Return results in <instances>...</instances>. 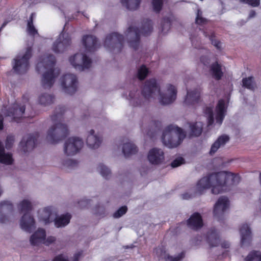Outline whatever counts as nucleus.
<instances>
[{
	"label": "nucleus",
	"mask_w": 261,
	"mask_h": 261,
	"mask_svg": "<svg viewBox=\"0 0 261 261\" xmlns=\"http://www.w3.org/2000/svg\"><path fill=\"white\" fill-rule=\"evenodd\" d=\"M200 89L196 88L193 90H187L184 104L186 106H194L200 101Z\"/></svg>",
	"instance_id": "a211bd4d"
},
{
	"label": "nucleus",
	"mask_w": 261,
	"mask_h": 261,
	"mask_svg": "<svg viewBox=\"0 0 261 261\" xmlns=\"http://www.w3.org/2000/svg\"><path fill=\"white\" fill-rule=\"evenodd\" d=\"M123 6L129 10H136L138 9L141 0H120Z\"/></svg>",
	"instance_id": "2f4dec72"
},
{
	"label": "nucleus",
	"mask_w": 261,
	"mask_h": 261,
	"mask_svg": "<svg viewBox=\"0 0 261 261\" xmlns=\"http://www.w3.org/2000/svg\"><path fill=\"white\" fill-rule=\"evenodd\" d=\"M256 13L254 11L251 10L249 13V17L252 18L255 16Z\"/></svg>",
	"instance_id": "338daca9"
},
{
	"label": "nucleus",
	"mask_w": 261,
	"mask_h": 261,
	"mask_svg": "<svg viewBox=\"0 0 261 261\" xmlns=\"http://www.w3.org/2000/svg\"><path fill=\"white\" fill-rule=\"evenodd\" d=\"M82 251H79L78 252L76 253L73 256L72 261H79L81 256L82 255Z\"/></svg>",
	"instance_id": "13d9d810"
},
{
	"label": "nucleus",
	"mask_w": 261,
	"mask_h": 261,
	"mask_svg": "<svg viewBox=\"0 0 261 261\" xmlns=\"http://www.w3.org/2000/svg\"><path fill=\"white\" fill-rule=\"evenodd\" d=\"M239 181L240 177L238 174L220 171L201 178L197 182L196 188L200 194L211 188L213 194H219L230 190L231 187L239 183Z\"/></svg>",
	"instance_id": "f257e3e1"
},
{
	"label": "nucleus",
	"mask_w": 261,
	"mask_h": 261,
	"mask_svg": "<svg viewBox=\"0 0 261 261\" xmlns=\"http://www.w3.org/2000/svg\"><path fill=\"white\" fill-rule=\"evenodd\" d=\"M4 128V117L2 114H0V130H2Z\"/></svg>",
	"instance_id": "e2e57ef3"
},
{
	"label": "nucleus",
	"mask_w": 261,
	"mask_h": 261,
	"mask_svg": "<svg viewBox=\"0 0 261 261\" xmlns=\"http://www.w3.org/2000/svg\"><path fill=\"white\" fill-rule=\"evenodd\" d=\"M82 41L87 52H94L98 47L97 39L94 36L91 35L84 36Z\"/></svg>",
	"instance_id": "4be33fe9"
},
{
	"label": "nucleus",
	"mask_w": 261,
	"mask_h": 261,
	"mask_svg": "<svg viewBox=\"0 0 261 261\" xmlns=\"http://www.w3.org/2000/svg\"><path fill=\"white\" fill-rule=\"evenodd\" d=\"M25 110L24 105L15 102L8 109L7 114L8 116L12 117L13 121L18 123L23 117Z\"/></svg>",
	"instance_id": "f3484780"
},
{
	"label": "nucleus",
	"mask_w": 261,
	"mask_h": 261,
	"mask_svg": "<svg viewBox=\"0 0 261 261\" xmlns=\"http://www.w3.org/2000/svg\"><path fill=\"white\" fill-rule=\"evenodd\" d=\"M163 0H152L151 5L153 11L156 13H160L163 7Z\"/></svg>",
	"instance_id": "a19ab883"
},
{
	"label": "nucleus",
	"mask_w": 261,
	"mask_h": 261,
	"mask_svg": "<svg viewBox=\"0 0 261 261\" xmlns=\"http://www.w3.org/2000/svg\"><path fill=\"white\" fill-rule=\"evenodd\" d=\"M12 154L10 152H5L3 144L0 141V163L10 165L13 163Z\"/></svg>",
	"instance_id": "393cba45"
},
{
	"label": "nucleus",
	"mask_w": 261,
	"mask_h": 261,
	"mask_svg": "<svg viewBox=\"0 0 261 261\" xmlns=\"http://www.w3.org/2000/svg\"><path fill=\"white\" fill-rule=\"evenodd\" d=\"M53 261H69L68 257L64 256L63 254H60L56 256Z\"/></svg>",
	"instance_id": "5fc2aeb1"
},
{
	"label": "nucleus",
	"mask_w": 261,
	"mask_h": 261,
	"mask_svg": "<svg viewBox=\"0 0 261 261\" xmlns=\"http://www.w3.org/2000/svg\"><path fill=\"white\" fill-rule=\"evenodd\" d=\"M208 20L202 17V12L201 10L198 9L195 18V23L199 25H203L208 22Z\"/></svg>",
	"instance_id": "ea45409f"
},
{
	"label": "nucleus",
	"mask_w": 261,
	"mask_h": 261,
	"mask_svg": "<svg viewBox=\"0 0 261 261\" xmlns=\"http://www.w3.org/2000/svg\"><path fill=\"white\" fill-rule=\"evenodd\" d=\"M225 113L216 112V122L221 125L225 117Z\"/></svg>",
	"instance_id": "3c124183"
},
{
	"label": "nucleus",
	"mask_w": 261,
	"mask_h": 261,
	"mask_svg": "<svg viewBox=\"0 0 261 261\" xmlns=\"http://www.w3.org/2000/svg\"><path fill=\"white\" fill-rule=\"evenodd\" d=\"M207 117V126L212 125L214 122V115Z\"/></svg>",
	"instance_id": "052dcab7"
},
{
	"label": "nucleus",
	"mask_w": 261,
	"mask_h": 261,
	"mask_svg": "<svg viewBox=\"0 0 261 261\" xmlns=\"http://www.w3.org/2000/svg\"><path fill=\"white\" fill-rule=\"evenodd\" d=\"M190 38L192 45L194 48L197 49H200L201 48L200 42H199L196 38H194L192 36H191Z\"/></svg>",
	"instance_id": "603ef678"
},
{
	"label": "nucleus",
	"mask_w": 261,
	"mask_h": 261,
	"mask_svg": "<svg viewBox=\"0 0 261 261\" xmlns=\"http://www.w3.org/2000/svg\"><path fill=\"white\" fill-rule=\"evenodd\" d=\"M83 144V140L79 138H69L65 143L64 152L67 155H73L79 152Z\"/></svg>",
	"instance_id": "ddd939ff"
},
{
	"label": "nucleus",
	"mask_w": 261,
	"mask_h": 261,
	"mask_svg": "<svg viewBox=\"0 0 261 261\" xmlns=\"http://www.w3.org/2000/svg\"><path fill=\"white\" fill-rule=\"evenodd\" d=\"M56 241V238L54 237L50 236L48 237L46 240L45 239L43 243L46 245H49V244L54 243Z\"/></svg>",
	"instance_id": "6e6d98bb"
},
{
	"label": "nucleus",
	"mask_w": 261,
	"mask_h": 261,
	"mask_svg": "<svg viewBox=\"0 0 261 261\" xmlns=\"http://www.w3.org/2000/svg\"><path fill=\"white\" fill-rule=\"evenodd\" d=\"M148 72V69L146 67L145 65H142L138 70V79L140 81L144 80L147 76Z\"/></svg>",
	"instance_id": "58836bf2"
},
{
	"label": "nucleus",
	"mask_w": 261,
	"mask_h": 261,
	"mask_svg": "<svg viewBox=\"0 0 261 261\" xmlns=\"http://www.w3.org/2000/svg\"><path fill=\"white\" fill-rule=\"evenodd\" d=\"M71 43V38L68 33H61L53 45V50L55 53L64 52Z\"/></svg>",
	"instance_id": "4468645a"
},
{
	"label": "nucleus",
	"mask_w": 261,
	"mask_h": 261,
	"mask_svg": "<svg viewBox=\"0 0 261 261\" xmlns=\"http://www.w3.org/2000/svg\"><path fill=\"white\" fill-rule=\"evenodd\" d=\"M127 211L126 206H122L120 207L117 211L113 214V217L115 218H119L124 215Z\"/></svg>",
	"instance_id": "c03bdc74"
},
{
	"label": "nucleus",
	"mask_w": 261,
	"mask_h": 261,
	"mask_svg": "<svg viewBox=\"0 0 261 261\" xmlns=\"http://www.w3.org/2000/svg\"><path fill=\"white\" fill-rule=\"evenodd\" d=\"M254 77L252 76L242 79V86L245 88L253 90L254 89Z\"/></svg>",
	"instance_id": "c9c22d12"
},
{
	"label": "nucleus",
	"mask_w": 261,
	"mask_h": 261,
	"mask_svg": "<svg viewBox=\"0 0 261 261\" xmlns=\"http://www.w3.org/2000/svg\"><path fill=\"white\" fill-rule=\"evenodd\" d=\"M124 42V39L122 35L113 32L106 36L103 45L107 48L111 50L117 48L118 51L120 52L123 47Z\"/></svg>",
	"instance_id": "9d476101"
},
{
	"label": "nucleus",
	"mask_w": 261,
	"mask_h": 261,
	"mask_svg": "<svg viewBox=\"0 0 261 261\" xmlns=\"http://www.w3.org/2000/svg\"><path fill=\"white\" fill-rule=\"evenodd\" d=\"M65 111L64 106H58L51 117L55 124L48 129L46 136V140L50 144H56L65 139L69 135L67 126L61 122Z\"/></svg>",
	"instance_id": "7ed1b4c3"
},
{
	"label": "nucleus",
	"mask_w": 261,
	"mask_h": 261,
	"mask_svg": "<svg viewBox=\"0 0 261 261\" xmlns=\"http://www.w3.org/2000/svg\"><path fill=\"white\" fill-rule=\"evenodd\" d=\"M15 138L13 135H9L7 136L5 141V147L7 149H10L14 142Z\"/></svg>",
	"instance_id": "a18cd8bd"
},
{
	"label": "nucleus",
	"mask_w": 261,
	"mask_h": 261,
	"mask_svg": "<svg viewBox=\"0 0 261 261\" xmlns=\"http://www.w3.org/2000/svg\"><path fill=\"white\" fill-rule=\"evenodd\" d=\"M0 206L2 208L4 206H7L8 209L11 211L13 210V204L8 201H3L0 202Z\"/></svg>",
	"instance_id": "864d4df0"
},
{
	"label": "nucleus",
	"mask_w": 261,
	"mask_h": 261,
	"mask_svg": "<svg viewBox=\"0 0 261 261\" xmlns=\"http://www.w3.org/2000/svg\"><path fill=\"white\" fill-rule=\"evenodd\" d=\"M186 136V133L181 128L170 124L164 129L162 141L165 146L175 148L182 143Z\"/></svg>",
	"instance_id": "423d86ee"
},
{
	"label": "nucleus",
	"mask_w": 261,
	"mask_h": 261,
	"mask_svg": "<svg viewBox=\"0 0 261 261\" xmlns=\"http://www.w3.org/2000/svg\"><path fill=\"white\" fill-rule=\"evenodd\" d=\"M63 164L68 168H72L77 166L78 162L75 160L67 159L64 161Z\"/></svg>",
	"instance_id": "09e8293b"
},
{
	"label": "nucleus",
	"mask_w": 261,
	"mask_h": 261,
	"mask_svg": "<svg viewBox=\"0 0 261 261\" xmlns=\"http://www.w3.org/2000/svg\"><path fill=\"white\" fill-rule=\"evenodd\" d=\"M7 221H8L7 216L3 214H0V223H6Z\"/></svg>",
	"instance_id": "bf43d9fd"
},
{
	"label": "nucleus",
	"mask_w": 261,
	"mask_h": 261,
	"mask_svg": "<svg viewBox=\"0 0 261 261\" xmlns=\"http://www.w3.org/2000/svg\"><path fill=\"white\" fill-rule=\"evenodd\" d=\"M90 200H88V199H86V200H82L81 201H80V202H79V204L81 205H82V203L83 202H85L86 203V205H85V206H87V205H88L89 203H90Z\"/></svg>",
	"instance_id": "69168bd1"
},
{
	"label": "nucleus",
	"mask_w": 261,
	"mask_h": 261,
	"mask_svg": "<svg viewBox=\"0 0 261 261\" xmlns=\"http://www.w3.org/2000/svg\"><path fill=\"white\" fill-rule=\"evenodd\" d=\"M240 2L248 4L252 7H258L260 4V0H240Z\"/></svg>",
	"instance_id": "8fccbe9b"
},
{
	"label": "nucleus",
	"mask_w": 261,
	"mask_h": 261,
	"mask_svg": "<svg viewBox=\"0 0 261 261\" xmlns=\"http://www.w3.org/2000/svg\"><path fill=\"white\" fill-rule=\"evenodd\" d=\"M229 201L227 197L225 196L220 197L214 207V216L218 221H220L226 210L229 208Z\"/></svg>",
	"instance_id": "2eb2a0df"
},
{
	"label": "nucleus",
	"mask_w": 261,
	"mask_h": 261,
	"mask_svg": "<svg viewBox=\"0 0 261 261\" xmlns=\"http://www.w3.org/2000/svg\"><path fill=\"white\" fill-rule=\"evenodd\" d=\"M55 100V97L50 94H43L40 96L39 98V103L44 106H47L53 103Z\"/></svg>",
	"instance_id": "72a5a7b5"
},
{
	"label": "nucleus",
	"mask_w": 261,
	"mask_h": 261,
	"mask_svg": "<svg viewBox=\"0 0 261 261\" xmlns=\"http://www.w3.org/2000/svg\"><path fill=\"white\" fill-rule=\"evenodd\" d=\"M56 63L55 57L53 55L49 54L36 65V70L38 72H40V68L42 66L44 69H47L43 74L41 80L42 85L44 88H50L55 83V79L57 76L55 75L54 69Z\"/></svg>",
	"instance_id": "20e7f679"
},
{
	"label": "nucleus",
	"mask_w": 261,
	"mask_h": 261,
	"mask_svg": "<svg viewBox=\"0 0 261 261\" xmlns=\"http://www.w3.org/2000/svg\"><path fill=\"white\" fill-rule=\"evenodd\" d=\"M215 35L214 33H211L210 35L208 36V38L211 41L212 44L215 46L217 49L220 50L221 49V42L219 40L215 39Z\"/></svg>",
	"instance_id": "49530a36"
},
{
	"label": "nucleus",
	"mask_w": 261,
	"mask_h": 261,
	"mask_svg": "<svg viewBox=\"0 0 261 261\" xmlns=\"http://www.w3.org/2000/svg\"><path fill=\"white\" fill-rule=\"evenodd\" d=\"M38 137V134H28L23 137L19 143V148L24 153L32 150L36 145V142Z\"/></svg>",
	"instance_id": "dca6fc26"
},
{
	"label": "nucleus",
	"mask_w": 261,
	"mask_h": 261,
	"mask_svg": "<svg viewBox=\"0 0 261 261\" xmlns=\"http://www.w3.org/2000/svg\"><path fill=\"white\" fill-rule=\"evenodd\" d=\"M94 133L93 129L90 130L86 140L87 145L91 149L97 148L102 142V139L94 135Z\"/></svg>",
	"instance_id": "5701e85b"
},
{
	"label": "nucleus",
	"mask_w": 261,
	"mask_h": 261,
	"mask_svg": "<svg viewBox=\"0 0 261 261\" xmlns=\"http://www.w3.org/2000/svg\"><path fill=\"white\" fill-rule=\"evenodd\" d=\"M98 170L101 176L106 179H109L111 176V172L109 168L102 164H100L98 167Z\"/></svg>",
	"instance_id": "e433bc0d"
},
{
	"label": "nucleus",
	"mask_w": 261,
	"mask_h": 261,
	"mask_svg": "<svg viewBox=\"0 0 261 261\" xmlns=\"http://www.w3.org/2000/svg\"><path fill=\"white\" fill-rule=\"evenodd\" d=\"M161 124V122L159 121L153 122V125L155 126V128L153 132H151L150 130H148L146 132V135L151 139L154 138L157 132L160 129Z\"/></svg>",
	"instance_id": "79ce46f5"
},
{
	"label": "nucleus",
	"mask_w": 261,
	"mask_h": 261,
	"mask_svg": "<svg viewBox=\"0 0 261 261\" xmlns=\"http://www.w3.org/2000/svg\"><path fill=\"white\" fill-rule=\"evenodd\" d=\"M221 247L223 248H228L229 247L230 244L229 242L227 241H224L221 244Z\"/></svg>",
	"instance_id": "0e129e2a"
},
{
	"label": "nucleus",
	"mask_w": 261,
	"mask_h": 261,
	"mask_svg": "<svg viewBox=\"0 0 261 261\" xmlns=\"http://www.w3.org/2000/svg\"><path fill=\"white\" fill-rule=\"evenodd\" d=\"M18 208L21 213H25L20 220L21 228L30 233L35 229V224L33 217L28 214L32 210V204L28 200L24 199L19 203Z\"/></svg>",
	"instance_id": "0eeeda50"
},
{
	"label": "nucleus",
	"mask_w": 261,
	"mask_h": 261,
	"mask_svg": "<svg viewBox=\"0 0 261 261\" xmlns=\"http://www.w3.org/2000/svg\"><path fill=\"white\" fill-rule=\"evenodd\" d=\"M206 241L210 247H216L219 245L220 237L215 229H211L207 232Z\"/></svg>",
	"instance_id": "b1692460"
},
{
	"label": "nucleus",
	"mask_w": 261,
	"mask_h": 261,
	"mask_svg": "<svg viewBox=\"0 0 261 261\" xmlns=\"http://www.w3.org/2000/svg\"><path fill=\"white\" fill-rule=\"evenodd\" d=\"M35 16V13H32L29 17L27 23V31L30 35L33 36L38 34V31L33 24V19Z\"/></svg>",
	"instance_id": "473e14b6"
},
{
	"label": "nucleus",
	"mask_w": 261,
	"mask_h": 261,
	"mask_svg": "<svg viewBox=\"0 0 261 261\" xmlns=\"http://www.w3.org/2000/svg\"><path fill=\"white\" fill-rule=\"evenodd\" d=\"M203 113L205 115H206V116H209L214 115L213 108L211 107H205L203 110Z\"/></svg>",
	"instance_id": "4d7b16f0"
},
{
	"label": "nucleus",
	"mask_w": 261,
	"mask_h": 261,
	"mask_svg": "<svg viewBox=\"0 0 261 261\" xmlns=\"http://www.w3.org/2000/svg\"><path fill=\"white\" fill-rule=\"evenodd\" d=\"M216 112L225 113L226 108L225 103L223 99H220L216 108Z\"/></svg>",
	"instance_id": "37998d69"
},
{
	"label": "nucleus",
	"mask_w": 261,
	"mask_h": 261,
	"mask_svg": "<svg viewBox=\"0 0 261 261\" xmlns=\"http://www.w3.org/2000/svg\"><path fill=\"white\" fill-rule=\"evenodd\" d=\"M185 159L182 157H178L174 160L171 163V166L173 168H175L185 163Z\"/></svg>",
	"instance_id": "de8ad7c7"
},
{
	"label": "nucleus",
	"mask_w": 261,
	"mask_h": 261,
	"mask_svg": "<svg viewBox=\"0 0 261 261\" xmlns=\"http://www.w3.org/2000/svg\"><path fill=\"white\" fill-rule=\"evenodd\" d=\"M6 23L5 22V23H4L2 24V27H1V29H0V31L2 29V28H4V27L6 25Z\"/></svg>",
	"instance_id": "774afa93"
},
{
	"label": "nucleus",
	"mask_w": 261,
	"mask_h": 261,
	"mask_svg": "<svg viewBox=\"0 0 261 261\" xmlns=\"http://www.w3.org/2000/svg\"><path fill=\"white\" fill-rule=\"evenodd\" d=\"M161 253L159 255L160 258L163 257L165 260H169L170 261H180L185 256V253L184 251H182L177 256L173 257L168 254H167L165 249L163 248H156V253L158 254L159 252Z\"/></svg>",
	"instance_id": "bb28decb"
},
{
	"label": "nucleus",
	"mask_w": 261,
	"mask_h": 261,
	"mask_svg": "<svg viewBox=\"0 0 261 261\" xmlns=\"http://www.w3.org/2000/svg\"><path fill=\"white\" fill-rule=\"evenodd\" d=\"M241 236L242 247L249 245L252 241V234L250 226L246 223L243 224L239 229Z\"/></svg>",
	"instance_id": "aec40b11"
},
{
	"label": "nucleus",
	"mask_w": 261,
	"mask_h": 261,
	"mask_svg": "<svg viewBox=\"0 0 261 261\" xmlns=\"http://www.w3.org/2000/svg\"><path fill=\"white\" fill-rule=\"evenodd\" d=\"M192 195L188 193H185L182 194V198L184 199H189L192 198Z\"/></svg>",
	"instance_id": "680f3d73"
},
{
	"label": "nucleus",
	"mask_w": 261,
	"mask_h": 261,
	"mask_svg": "<svg viewBox=\"0 0 261 261\" xmlns=\"http://www.w3.org/2000/svg\"><path fill=\"white\" fill-rule=\"evenodd\" d=\"M172 19L170 17H165L161 22V32L163 34L167 33L170 29Z\"/></svg>",
	"instance_id": "f704fd0d"
},
{
	"label": "nucleus",
	"mask_w": 261,
	"mask_h": 261,
	"mask_svg": "<svg viewBox=\"0 0 261 261\" xmlns=\"http://www.w3.org/2000/svg\"><path fill=\"white\" fill-rule=\"evenodd\" d=\"M190 128L191 130L190 136L193 137L199 136L203 129V124L200 122H196L190 124Z\"/></svg>",
	"instance_id": "7c9ffc66"
},
{
	"label": "nucleus",
	"mask_w": 261,
	"mask_h": 261,
	"mask_svg": "<svg viewBox=\"0 0 261 261\" xmlns=\"http://www.w3.org/2000/svg\"><path fill=\"white\" fill-rule=\"evenodd\" d=\"M138 151L137 147L132 142H128L123 145L122 152L126 158L135 154Z\"/></svg>",
	"instance_id": "c85d7f7f"
},
{
	"label": "nucleus",
	"mask_w": 261,
	"mask_h": 261,
	"mask_svg": "<svg viewBox=\"0 0 261 261\" xmlns=\"http://www.w3.org/2000/svg\"><path fill=\"white\" fill-rule=\"evenodd\" d=\"M46 237L45 230L43 228H39L30 238V242L32 245H38L40 243H43Z\"/></svg>",
	"instance_id": "a878e982"
},
{
	"label": "nucleus",
	"mask_w": 261,
	"mask_h": 261,
	"mask_svg": "<svg viewBox=\"0 0 261 261\" xmlns=\"http://www.w3.org/2000/svg\"><path fill=\"white\" fill-rule=\"evenodd\" d=\"M210 71L213 77L216 80H220L223 75L221 65L217 61L211 64L210 66Z\"/></svg>",
	"instance_id": "c756f323"
},
{
	"label": "nucleus",
	"mask_w": 261,
	"mask_h": 261,
	"mask_svg": "<svg viewBox=\"0 0 261 261\" xmlns=\"http://www.w3.org/2000/svg\"><path fill=\"white\" fill-rule=\"evenodd\" d=\"M147 158L151 164L159 165L164 160V153L161 149L153 148L149 150Z\"/></svg>",
	"instance_id": "6ab92c4d"
},
{
	"label": "nucleus",
	"mask_w": 261,
	"mask_h": 261,
	"mask_svg": "<svg viewBox=\"0 0 261 261\" xmlns=\"http://www.w3.org/2000/svg\"><path fill=\"white\" fill-rule=\"evenodd\" d=\"M245 261H261V253L258 251H252L245 258Z\"/></svg>",
	"instance_id": "4c0bfd02"
},
{
	"label": "nucleus",
	"mask_w": 261,
	"mask_h": 261,
	"mask_svg": "<svg viewBox=\"0 0 261 261\" xmlns=\"http://www.w3.org/2000/svg\"><path fill=\"white\" fill-rule=\"evenodd\" d=\"M165 93H161L160 87L154 79L147 80L142 88L141 93L145 99L149 100L157 94L160 96V102L163 105H169L176 98L177 90L175 86L168 84Z\"/></svg>",
	"instance_id": "f03ea898"
},
{
	"label": "nucleus",
	"mask_w": 261,
	"mask_h": 261,
	"mask_svg": "<svg viewBox=\"0 0 261 261\" xmlns=\"http://www.w3.org/2000/svg\"><path fill=\"white\" fill-rule=\"evenodd\" d=\"M61 85L64 92L68 94L72 95L77 89V79L73 74H66L62 78Z\"/></svg>",
	"instance_id": "f8f14e48"
},
{
	"label": "nucleus",
	"mask_w": 261,
	"mask_h": 261,
	"mask_svg": "<svg viewBox=\"0 0 261 261\" xmlns=\"http://www.w3.org/2000/svg\"><path fill=\"white\" fill-rule=\"evenodd\" d=\"M187 225L188 227L194 230L201 228L203 225L201 215L198 212L193 213L187 220Z\"/></svg>",
	"instance_id": "412c9836"
},
{
	"label": "nucleus",
	"mask_w": 261,
	"mask_h": 261,
	"mask_svg": "<svg viewBox=\"0 0 261 261\" xmlns=\"http://www.w3.org/2000/svg\"><path fill=\"white\" fill-rule=\"evenodd\" d=\"M70 64L80 71L89 69L92 63L91 60L85 54H75L69 58Z\"/></svg>",
	"instance_id": "9b49d317"
},
{
	"label": "nucleus",
	"mask_w": 261,
	"mask_h": 261,
	"mask_svg": "<svg viewBox=\"0 0 261 261\" xmlns=\"http://www.w3.org/2000/svg\"><path fill=\"white\" fill-rule=\"evenodd\" d=\"M229 138L227 135H222L220 136L217 140L212 144L210 154L212 155L214 154L220 147L224 145L227 141H228Z\"/></svg>",
	"instance_id": "cd10ccee"
},
{
	"label": "nucleus",
	"mask_w": 261,
	"mask_h": 261,
	"mask_svg": "<svg viewBox=\"0 0 261 261\" xmlns=\"http://www.w3.org/2000/svg\"><path fill=\"white\" fill-rule=\"evenodd\" d=\"M152 30V22L149 19L143 20L140 29L130 26L126 31L127 35L130 37V39L128 41L129 46L135 50H137L140 44V34L147 36L151 34Z\"/></svg>",
	"instance_id": "39448f33"
},
{
	"label": "nucleus",
	"mask_w": 261,
	"mask_h": 261,
	"mask_svg": "<svg viewBox=\"0 0 261 261\" xmlns=\"http://www.w3.org/2000/svg\"><path fill=\"white\" fill-rule=\"evenodd\" d=\"M52 214L51 207H45L43 210V214L40 216V220L45 224H49L54 221L56 227L59 228L68 224L71 218V216L69 213L56 217L55 219L51 217Z\"/></svg>",
	"instance_id": "6e6552de"
},
{
	"label": "nucleus",
	"mask_w": 261,
	"mask_h": 261,
	"mask_svg": "<svg viewBox=\"0 0 261 261\" xmlns=\"http://www.w3.org/2000/svg\"><path fill=\"white\" fill-rule=\"evenodd\" d=\"M32 47H28L22 57L17 56L14 59L13 69L17 74H24L27 72L30 67L29 60L32 56Z\"/></svg>",
	"instance_id": "1a4fd4ad"
}]
</instances>
